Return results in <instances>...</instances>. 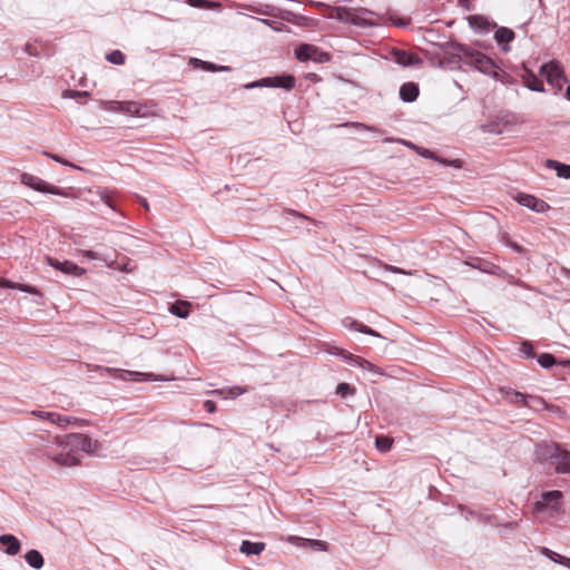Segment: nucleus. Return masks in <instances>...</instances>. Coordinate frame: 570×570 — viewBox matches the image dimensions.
<instances>
[{
	"label": "nucleus",
	"mask_w": 570,
	"mask_h": 570,
	"mask_svg": "<svg viewBox=\"0 0 570 570\" xmlns=\"http://www.w3.org/2000/svg\"><path fill=\"white\" fill-rule=\"evenodd\" d=\"M228 392H229L233 396H239V395H242V394L245 392V390H244V389H242V387H239V386H234V387H232Z\"/></svg>",
	"instance_id": "8fccbe9b"
},
{
	"label": "nucleus",
	"mask_w": 570,
	"mask_h": 570,
	"mask_svg": "<svg viewBox=\"0 0 570 570\" xmlns=\"http://www.w3.org/2000/svg\"><path fill=\"white\" fill-rule=\"evenodd\" d=\"M353 126H355V127H362V128L367 129V130H372V128H371V127H368V126H366V125H364V124H361V122H353Z\"/></svg>",
	"instance_id": "4d7b16f0"
},
{
	"label": "nucleus",
	"mask_w": 570,
	"mask_h": 570,
	"mask_svg": "<svg viewBox=\"0 0 570 570\" xmlns=\"http://www.w3.org/2000/svg\"><path fill=\"white\" fill-rule=\"evenodd\" d=\"M306 78H307L308 80L313 81V82H318V81H321V77H320L318 75H316V73H308V75L306 76Z\"/></svg>",
	"instance_id": "603ef678"
},
{
	"label": "nucleus",
	"mask_w": 570,
	"mask_h": 570,
	"mask_svg": "<svg viewBox=\"0 0 570 570\" xmlns=\"http://www.w3.org/2000/svg\"><path fill=\"white\" fill-rule=\"evenodd\" d=\"M106 59L114 65L121 66L125 63L126 56L120 50H112L107 53Z\"/></svg>",
	"instance_id": "7c9ffc66"
},
{
	"label": "nucleus",
	"mask_w": 570,
	"mask_h": 570,
	"mask_svg": "<svg viewBox=\"0 0 570 570\" xmlns=\"http://www.w3.org/2000/svg\"><path fill=\"white\" fill-rule=\"evenodd\" d=\"M50 422L58 426H67L71 423V417L53 412V417Z\"/></svg>",
	"instance_id": "f704fd0d"
},
{
	"label": "nucleus",
	"mask_w": 570,
	"mask_h": 570,
	"mask_svg": "<svg viewBox=\"0 0 570 570\" xmlns=\"http://www.w3.org/2000/svg\"><path fill=\"white\" fill-rule=\"evenodd\" d=\"M538 363L544 368H550L557 363V360L550 353H542L538 356Z\"/></svg>",
	"instance_id": "2f4dec72"
},
{
	"label": "nucleus",
	"mask_w": 570,
	"mask_h": 570,
	"mask_svg": "<svg viewBox=\"0 0 570 570\" xmlns=\"http://www.w3.org/2000/svg\"><path fill=\"white\" fill-rule=\"evenodd\" d=\"M534 461L549 464L558 474H570V450L554 441H540L534 445Z\"/></svg>",
	"instance_id": "f257e3e1"
},
{
	"label": "nucleus",
	"mask_w": 570,
	"mask_h": 570,
	"mask_svg": "<svg viewBox=\"0 0 570 570\" xmlns=\"http://www.w3.org/2000/svg\"><path fill=\"white\" fill-rule=\"evenodd\" d=\"M527 406L534 411H541L547 407V403L541 396L528 394Z\"/></svg>",
	"instance_id": "c85d7f7f"
},
{
	"label": "nucleus",
	"mask_w": 570,
	"mask_h": 570,
	"mask_svg": "<svg viewBox=\"0 0 570 570\" xmlns=\"http://www.w3.org/2000/svg\"><path fill=\"white\" fill-rule=\"evenodd\" d=\"M32 415L41 419V420H46V421H51V419L53 417V412H46V411H33L32 412Z\"/></svg>",
	"instance_id": "ea45409f"
},
{
	"label": "nucleus",
	"mask_w": 570,
	"mask_h": 570,
	"mask_svg": "<svg viewBox=\"0 0 570 570\" xmlns=\"http://www.w3.org/2000/svg\"><path fill=\"white\" fill-rule=\"evenodd\" d=\"M331 353L334 355L341 356L342 358H344L347 363H350L352 365H357L362 368L370 370V371L375 370V366L371 362H368L365 358H362L360 356L353 355L352 353H350L343 348L333 347V351Z\"/></svg>",
	"instance_id": "9b49d317"
},
{
	"label": "nucleus",
	"mask_w": 570,
	"mask_h": 570,
	"mask_svg": "<svg viewBox=\"0 0 570 570\" xmlns=\"http://www.w3.org/2000/svg\"><path fill=\"white\" fill-rule=\"evenodd\" d=\"M465 264L468 266H471L472 268L479 269L483 273L488 274H497L500 267L487 259H483L481 257H470Z\"/></svg>",
	"instance_id": "dca6fc26"
},
{
	"label": "nucleus",
	"mask_w": 570,
	"mask_h": 570,
	"mask_svg": "<svg viewBox=\"0 0 570 570\" xmlns=\"http://www.w3.org/2000/svg\"><path fill=\"white\" fill-rule=\"evenodd\" d=\"M420 89L415 82H405L400 88V98L404 102H413L419 97Z\"/></svg>",
	"instance_id": "6ab92c4d"
},
{
	"label": "nucleus",
	"mask_w": 570,
	"mask_h": 570,
	"mask_svg": "<svg viewBox=\"0 0 570 570\" xmlns=\"http://www.w3.org/2000/svg\"><path fill=\"white\" fill-rule=\"evenodd\" d=\"M296 85L295 77L292 75H281L275 77H266L261 80L250 82L245 85L246 89L257 88V87H271V88H282L287 91L292 90Z\"/></svg>",
	"instance_id": "423d86ee"
},
{
	"label": "nucleus",
	"mask_w": 570,
	"mask_h": 570,
	"mask_svg": "<svg viewBox=\"0 0 570 570\" xmlns=\"http://www.w3.org/2000/svg\"><path fill=\"white\" fill-rule=\"evenodd\" d=\"M395 61L404 67H410L422 62L420 58L404 50L395 51Z\"/></svg>",
	"instance_id": "4be33fe9"
},
{
	"label": "nucleus",
	"mask_w": 570,
	"mask_h": 570,
	"mask_svg": "<svg viewBox=\"0 0 570 570\" xmlns=\"http://www.w3.org/2000/svg\"><path fill=\"white\" fill-rule=\"evenodd\" d=\"M523 70H524V72L521 76L523 85L532 91H537V92L544 91L543 82L525 66H523Z\"/></svg>",
	"instance_id": "a211bd4d"
},
{
	"label": "nucleus",
	"mask_w": 570,
	"mask_h": 570,
	"mask_svg": "<svg viewBox=\"0 0 570 570\" xmlns=\"http://www.w3.org/2000/svg\"><path fill=\"white\" fill-rule=\"evenodd\" d=\"M20 179L23 185L32 188L33 190H37L40 193L52 194V195H59V196H63V197L68 196L66 190H63L57 186L50 185L47 181H45L43 179H41L37 176H33L31 174L23 173V174H21Z\"/></svg>",
	"instance_id": "0eeeda50"
},
{
	"label": "nucleus",
	"mask_w": 570,
	"mask_h": 570,
	"mask_svg": "<svg viewBox=\"0 0 570 570\" xmlns=\"http://www.w3.org/2000/svg\"><path fill=\"white\" fill-rule=\"evenodd\" d=\"M19 291L41 296V292L37 287L27 284H19Z\"/></svg>",
	"instance_id": "4c0bfd02"
},
{
	"label": "nucleus",
	"mask_w": 570,
	"mask_h": 570,
	"mask_svg": "<svg viewBox=\"0 0 570 570\" xmlns=\"http://www.w3.org/2000/svg\"><path fill=\"white\" fill-rule=\"evenodd\" d=\"M563 366L570 367V360L562 362Z\"/></svg>",
	"instance_id": "e2e57ef3"
},
{
	"label": "nucleus",
	"mask_w": 570,
	"mask_h": 570,
	"mask_svg": "<svg viewBox=\"0 0 570 570\" xmlns=\"http://www.w3.org/2000/svg\"><path fill=\"white\" fill-rule=\"evenodd\" d=\"M355 393V389L351 386L348 383H340L336 386V394H338L342 397H346L347 395H353Z\"/></svg>",
	"instance_id": "72a5a7b5"
},
{
	"label": "nucleus",
	"mask_w": 570,
	"mask_h": 570,
	"mask_svg": "<svg viewBox=\"0 0 570 570\" xmlns=\"http://www.w3.org/2000/svg\"><path fill=\"white\" fill-rule=\"evenodd\" d=\"M540 75L546 77L547 82L557 90H561L563 85L568 82L560 62L556 60L543 63L540 67Z\"/></svg>",
	"instance_id": "39448f33"
},
{
	"label": "nucleus",
	"mask_w": 570,
	"mask_h": 570,
	"mask_svg": "<svg viewBox=\"0 0 570 570\" xmlns=\"http://www.w3.org/2000/svg\"><path fill=\"white\" fill-rule=\"evenodd\" d=\"M194 61L196 63H199L204 70L206 71H210V72H216V71H230L232 68L228 67V66H217L213 62H208V61H203V60H199V59H194Z\"/></svg>",
	"instance_id": "c756f323"
},
{
	"label": "nucleus",
	"mask_w": 570,
	"mask_h": 570,
	"mask_svg": "<svg viewBox=\"0 0 570 570\" xmlns=\"http://www.w3.org/2000/svg\"><path fill=\"white\" fill-rule=\"evenodd\" d=\"M569 563H570V559H568Z\"/></svg>",
	"instance_id": "69168bd1"
},
{
	"label": "nucleus",
	"mask_w": 570,
	"mask_h": 570,
	"mask_svg": "<svg viewBox=\"0 0 570 570\" xmlns=\"http://www.w3.org/2000/svg\"><path fill=\"white\" fill-rule=\"evenodd\" d=\"M562 498V492L559 490L546 491L541 494V499L535 502V509L543 511L551 507L553 510H559V501Z\"/></svg>",
	"instance_id": "9d476101"
},
{
	"label": "nucleus",
	"mask_w": 570,
	"mask_h": 570,
	"mask_svg": "<svg viewBox=\"0 0 570 570\" xmlns=\"http://www.w3.org/2000/svg\"><path fill=\"white\" fill-rule=\"evenodd\" d=\"M53 461L63 466H73L79 463V458L73 452L60 453L53 458Z\"/></svg>",
	"instance_id": "a878e982"
},
{
	"label": "nucleus",
	"mask_w": 570,
	"mask_h": 570,
	"mask_svg": "<svg viewBox=\"0 0 570 570\" xmlns=\"http://www.w3.org/2000/svg\"><path fill=\"white\" fill-rule=\"evenodd\" d=\"M362 13H364V14H374L372 11L366 10V9H363V10H362Z\"/></svg>",
	"instance_id": "680f3d73"
},
{
	"label": "nucleus",
	"mask_w": 570,
	"mask_h": 570,
	"mask_svg": "<svg viewBox=\"0 0 570 570\" xmlns=\"http://www.w3.org/2000/svg\"><path fill=\"white\" fill-rule=\"evenodd\" d=\"M111 109L130 116L144 117L142 106L135 101H110Z\"/></svg>",
	"instance_id": "f8f14e48"
},
{
	"label": "nucleus",
	"mask_w": 570,
	"mask_h": 570,
	"mask_svg": "<svg viewBox=\"0 0 570 570\" xmlns=\"http://www.w3.org/2000/svg\"><path fill=\"white\" fill-rule=\"evenodd\" d=\"M511 247H512L515 252H518V253H522V252H523V248H522L520 245H518L517 243H511Z\"/></svg>",
	"instance_id": "5fc2aeb1"
},
{
	"label": "nucleus",
	"mask_w": 570,
	"mask_h": 570,
	"mask_svg": "<svg viewBox=\"0 0 570 570\" xmlns=\"http://www.w3.org/2000/svg\"><path fill=\"white\" fill-rule=\"evenodd\" d=\"M128 375L134 376L135 381H145L147 380V376H151V374H145L140 372H127Z\"/></svg>",
	"instance_id": "c03bdc74"
},
{
	"label": "nucleus",
	"mask_w": 570,
	"mask_h": 570,
	"mask_svg": "<svg viewBox=\"0 0 570 570\" xmlns=\"http://www.w3.org/2000/svg\"><path fill=\"white\" fill-rule=\"evenodd\" d=\"M451 49L462 52L465 58V63L474 67L480 72L491 76L494 79H500L501 70L494 60L481 51L473 50L466 45L460 42H451L448 45Z\"/></svg>",
	"instance_id": "f03ea898"
},
{
	"label": "nucleus",
	"mask_w": 570,
	"mask_h": 570,
	"mask_svg": "<svg viewBox=\"0 0 570 570\" xmlns=\"http://www.w3.org/2000/svg\"><path fill=\"white\" fill-rule=\"evenodd\" d=\"M342 324L344 327H346L351 331H356V332H360V333H363L366 335H371L374 337H382L379 332H376L375 330L371 328L370 326L354 320L353 317L347 316V317L343 318Z\"/></svg>",
	"instance_id": "4468645a"
},
{
	"label": "nucleus",
	"mask_w": 570,
	"mask_h": 570,
	"mask_svg": "<svg viewBox=\"0 0 570 570\" xmlns=\"http://www.w3.org/2000/svg\"><path fill=\"white\" fill-rule=\"evenodd\" d=\"M65 445L69 448L71 452L82 451L86 453H91L95 449L94 441L81 433H71L66 436Z\"/></svg>",
	"instance_id": "6e6552de"
},
{
	"label": "nucleus",
	"mask_w": 570,
	"mask_h": 570,
	"mask_svg": "<svg viewBox=\"0 0 570 570\" xmlns=\"http://www.w3.org/2000/svg\"><path fill=\"white\" fill-rule=\"evenodd\" d=\"M510 396V401L517 405H523V406H527V401H528V394H524V393H521V392H517V391H513L509 394Z\"/></svg>",
	"instance_id": "473e14b6"
},
{
	"label": "nucleus",
	"mask_w": 570,
	"mask_h": 570,
	"mask_svg": "<svg viewBox=\"0 0 570 570\" xmlns=\"http://www.w3.org/2000/svg\"><path fill=\"white\" fill-rule=\"evenodd\" d=\"M224 393V390H213L209 391V394L212 395H222Z\"/></svg>",
	"instance_id": "13d9d810"
},
{
	"label": "nucleus",
	"mask_w": 570,
	"mask_h": 570,
	"mask_svg": "<svg viewBox=\"0 0 570 570\" xmlns=\"http://www.w3.org/2000/svg\"><path fill=\"white\" fill-rule=\"evenodd\" d=\"M469 26L479 31L480 33H487L490 31L491 23L490 21L480 14H472L468 17Z\"/></svg>",
	"instance_id": "aec40b11"
},
{
	"label": "nucleus",
	"mask_w": 570,
	"mask_h": 570,
	"mask_svg": "<svg viewBox=\"0 0 570 570\" xmlns=\"http://www.w3.org/2000/svg\"><path fill=\"white\" fill-rule=\"evenodd\" d=\"M385 269L396 274H406L404 269L392 265H385Z\"/></svg>",
	"instance_id": "09e8293b"
},
{
	"label": "nucleus",
	"mask_w": 570,
	"mask_h": 570,
	"mask_svg": "<svg viewBox=\"0 0 570 570\" xmlns=\"http://www.w3.org/2000/svg\"><path fill=\"white\" fill-rule=\"evenodd\" d=\"M393 439L385 435L376 436L375 446L381 453H386L392 449Z\"/></svg>",
	"instance_id": "cd10ccee"
},
{
	"label": "nucleus",
	"mask_w": 570,
	"mask_h": 570,
	"mask_svg": "<svg viewBox=\"0 0 570 570\" xmlns=\"http://www.w3.org/2000/svg\"><path fill=\"white\" fill-rule=\"evenodd\" d=\"M420 155H422L425 158H433L440 161V158H438L435 154L429 149L423 148L422 151H420Z\"/></svg>",
	"instance_id": "de8ad7c7"
},
{
	"label": "nucleus",
	"mask_w": 570,
	"mask_h": 570,
	"mask_svg": "<svg viewBox=\"0 0 570 570\" xmlns=\"http://www.w3.org/2000/svg\"><path fill=\"white\" fill-rule=\"evenodd\" d=\"M264 549V542H252L249 540H244L240 544L239 551L246 556H257L262 553Z\"/></svg>",
	"instance_id": "5701e85b"
},
{
	"label": "nucleus",
	"mask_w": 570,
	"mask_h": 570,
	"mask_svg": "<svg viewBox=\"0 0 570 570\" xmlns=\"http://www.w3.org/2000/svg\"><path fill=\"white\" fill-rule=\"evenodd\" d=\"M520 352L528 358H532L535 355L532 344L528 341L522 342Z\"/></svg>",
	"instance_id": "c9c22d12"
},
{
	"label": "nucleus",
	"mask_w": 570,
	"mask_h": 570,
	"mask_svg": "<svg viewBox=\"0 0 570 570\" xmlns=\"http://www.w3.org/2000/svg\"><path fill=\"white\" fill-rule=\"evenodd\" d=\"M140 204H141L146 209H148V208H149V207H148V203H147V200H146L145 198H141V199H140Z\"/></svg>",
	"instance_id": "bf43d9fd"
},
{
	"label": "nucleus",
	"mask_w": 570,
	"mask_h": 570,
	"mask_svg": "<svg viewBox=\"0 0 570 570\" xmlns=\"http://www.w3.org/2000/svg\"><path fill=\"white\" fill-rule=\"evenodd\" d=\"M295 57L297 60L314 61L317 63H325L331 61V53L321 50L318 47L311 43H301L295 48Z\"/></svg>",
	"instance_id": "20e7f679"
},
{
	"label": "nucleus",
	"mask_w": 570,
	"mask_h": 570,
	"mask_svg": "<svg viewBox=\"0 0 570 570\" xmlns=\"http://www.w3.org/2000/svg\"><path fill=\"white\" fill-rule=\"evenodd\" d=\"M204 409L208 413H214L216 411V403L212 400H207L204 402Z\"/></svg>",
	"instance_id": "a18cd8bd"
},
{
	"label": "nucleus",
	"mask_w": 570,
	"mask_h": 570,
	"mask_svg": "<svg viewBox=\"0 0 570 570\" xmlns=\"http://www.w3.org/2000/svg\"><path fill=\"white\" fill-rule=\"evenodd\" d=\"M188 3L191 6V7H203L204 4L207 3L206 0H188Z\"/></svg>",
	"instance_id": "3c124183"
},
{
	"label": "nucleus",
	"mask_w": 570,
	"mask_h": 570,
	"mask_svg": "<svg viewBox=\"0 0 570 570\" xmlns=\"http://www.w3.org/2000/svg\"><path fill=\"white\" fill-rule=\"evenodd\" d=\"M48 263L50 266L67 275L80 276L85 273L83 268L70 261L60 262L56 258L48 257Z\"/></svg>",
	"instance_id": "ddd939ff"
},
{
	"label": "nucleus",
	"mask_w": 570,
	"mask_h": 570,
	"mask_svg": "<svg viewBox=\"0 0 570 570\" xmlns=\"http://www.w3.org/2000/svg\"><path fill=\"white\" fill-rule=\"evenodd\" d=\"M562 272H563V274H566L567 276H570V271H569V269L563 268V269H562Z\"/></svg>",
	"instance_id": "0e129e2a"
},
{
	"label": "nucleus",
	"mask_w": 570,
	"mask_h": 570,
	"mask_svg": "<svg viewBox=\"0 0 570 570\" xmlns=\"http://www.w3.org/2000/svg\"><path fill=\"white\" fill-rule=\"evenodd\" d=\"M546 166L549 169L556 170L558 177L570 179V165L562 164L558 160L548 159L546 161Z\"/></svg>",
	"instance_id": "b1692460"
},
{
	"label": "nucleus",
	"mask_w": 570,
	"mask_h": 570,
	"mask_svg": "<svg viewBox=\"0 0 570 570\" xmlns=\"http://www.w3.org/2000/svg\"><path fill=\"white\" fill-rule=\"evenodd\" d=\"M45 155L49 158H51L52 160L59 163V164H62L65 166H70V167H73V168H77V166L72 165L71 163H69L68 160L63 159L62 157H60L59 155L57 154H51V153H48L46 151Z\"/></svg>",
	"instance_id": "e433bc0d"
},
{
	"label": "nucleus",
	"mask_w": 570,
	"mask_h": 570,
	"mask_svg": "<svg viewBox=\"0 0 570 570\" xmlns=\"http://www.w3.org/2000/svg\"><path fill=\"white\" fill-rule=\"evenodd\" d=\"M504 527L509 528V529H515L518 527V522L511 521V522L505 523Z\"/></svg>",
	"instance_id": "6e6d98bb"
},
{
	"label": "nucleus",
	"mask_w": 570,
	"mask_h": 570,
	"mask_svg": "<svg viewBox=\"0 0 570 570\" xmlns=\"http://www.w3.org/2000/svg\"><path fill=\"white\" fill-rule=\"evenodd\" d=\"M104 202H105V204H106L107 206H109L110 208L115 209V206H114V204H112V199H111V197H110V196H105V197H104Z\"/></svg>",
	"instance_id": "864d4df0"
},
{
	"label": "nucleus",
	"mask_w": 570,
	"mask_h": 570,
	"mask_svg": "<svg viewBox=\"0 0 570 570\" xmlns=\"http://www.w3.org/2000/svg\"><path fill=\"white\" fill-rule=\"evenodd\" d=\"M514 199L523 207H527L535 213H544L550 206L547 202L537 198L533 195L519 193Z\"/></svg>",
	"instance_id": "1a4fd4ad"
},
{
	"label": "nucleus",
	"mask_w": 570,
	"mask_h": 570,
	"mask_svg": "<svg viewBox=\"0 0 570 570\" xmlns=\"http://www.w3.org/2000/svg\"><path fill=\"white\" fill-rule=\"evenodd\" d=\"M514 31L507 27H499L495 30L494 39L498 45L502 46V51L508 52L510 50L509 43L514 39Z\"/></svg>",
	"instance_id": "f3484780"
},
{
	"label": "nucleus",
	"mask_w": 570,
	"mask_h": 570,
	"mask_svg": "<svg viewBox=\"0 0 570 570\" xmlns=\"http://www.w3.org/2000/svg\"><path fill=\"white\" fill-rule=\"evenodd\" d=\"M0 286L12 289H19V283H14L4 278H0Z\"/></svg>",
	"instance_id": "79ce46f5"
},
{
	"label": "nucleus",
	"mask_w": 570,
	"mask_h": 570,
	"mask_svg": "<svg viewBox=\"0 0 570 570\" xmlns=\"http://www.w3.org/2000/svg\"><path fill=\"white\" fill-rule=\"evenodd\" d=\"M566 98L570 101V85L566 89Z\"/></svg>",
	"instance_id": "052dcab7"
},
{
	"label": "nucleus",
	"mask_w": 570,
	"mask_h": 570,
	"mask_svg": "<svg viewBox=\"0 0 570 570\" xmlns=\"http://www.w3.org/2000/svg\"><path fill=\"white\" fill-rule=\"evenodd\" d=\"M83 256H86L87 258L92 259V261L101 259L99 254L94 250H85Z\"/></svg>",
	"instance_id": "49530a36"
},
{
	"label": "nucleus",
	"mask_w": 570,
	"mask_h": 570,
	"mask_svg": "<svg viewBox=\"0 0 570 570\" xmlns=\"http://www.w3.org/2000/svg\"><path fill=\"white\" fill-rule=\"evenodd\" d=\"M0 549L8 556H16L21 549L20 541L12 534L0 535Z\"/></svg>",
	"instance_id": "2eb2a0df"
},
{
	"label": "nucleus",
	"mask_w": 570,
	"mask_h": 570,
	"mask_svg": "<svg viewBox=\"0 0 570 570\" xmlns=\"http://www.w3.org/2000/svg\"><path fill=\"white\" fill-rule=\"evenodd\" d=\"M309 543L313 548H317L318 550L326 551L327 543L321 540H309Z\"/></svg>",
	"instance_id": "37998d69"
},
{
	"label": "nucleus",
	"mask_w": 570,
	"mask_h": 570,
	"mask_svg": "<svg viewBox=\"0 0 570 570\" xmlns=\"http://www.w3.org/2000/svg\"><path fill=\"white\" fill-rule=\"evenodd\" d=\"M452 41H450V43ZM448 45H449V42H446L444 46V52L448 56L446 57L448 62L451 65L460 66L462 62V57H464L463 53L451 49L450 47H448Z\"/></svg>",
	"instance_id": "bb28decb"
},
{
	"label": "nucleus",
	"mask_w": 570,
	"mask_h": 570,
	"mask_svg": "<svg viewBox=\"0 0 570 570\" xmlns=\"http://www.w3.org/2000/svg\"><path fill=\"white\" fill-rule=\"evenodd\" d=\"M87 96H89L88 91L67 90L65 92V97H70V98H80V97H87Z\"/></svg>",
	"instance_id": "a19ab883"
},
{
	"label": "nucleus",
	"mask_w": 570,
	"mask_h": 570,
	"mask_svg": "<svg viewBox=\"0 0 570 570\" xmlns=\"http://www.w3.org/2000/svg\"><path fill=\"white\" fill-rule=\"evenodd\" d=\"M190 303L187 301H177L169 305L168 311L179 317V318H186L190 313Z\"/></svg>",
	"instance_id": "412c9836"
},
{
	"label": "nucleus",
	"mask_w": 570,
	"mask_h": 570,
	"mask_svg": "<svg viewBox=\"0 0 570 570\" xmlns=\"http://www.w3.org/2000/svg\"><path fill=\"white\" fill-rule=\"evenodd\" d=\"M26 562L33 569H41L45 564L42 554L38 550H29L24 554Z\"/></svg>",
	"instance_id": "393cba45"
},
{
	"label": "nucleus",
	"mask_w": 570,
	"mask_h": 570,
	"mask_svg": "<svg viewBox=\"0 0 570 570\" xmlns=\"http://www.w3.org/2000/svg\"><path fill=\"white\" fill-rule=\"evenodd\" d=\"M317 7L326 8L328 10L325 16L330 19H335L341 22L352 23L358 27L371 24L367 19L357 13L356 10L346 7H331L325 3L317 2Z\"/></svg>",
	"instance_id": "7ed1b4c3"
},
{
	"label": "nucleus",
	"mask_w": 570,
	"mask_h": 570,
	"mask_svg": "<svg viewBox=\"0 0 570 570\" xmlns=\"http://www.w3.org/2000/svg\"><path fill=\"white\" fill-rule=\"evenodd\" d=\"M440 163H442L446 166L454 167V168H462V166H463V161L461 159L448 160V159L440 158Z\"/></svg>",
	"instance_id": "58836bf2"
}]
</instances>
